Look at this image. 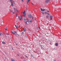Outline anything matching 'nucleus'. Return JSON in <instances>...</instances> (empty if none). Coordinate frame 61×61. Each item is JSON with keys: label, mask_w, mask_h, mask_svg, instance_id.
Here are the masks:
<instances>
[{"label": "nucleus", "mask_w": 61, "mask_h": 61, "mask_svg": "<svg viewBox=\"0 0 61 61\" xmlns=\"http://www.w3.org/2000/svg\"><path fill=\"white\" fill-rule=\"evenodd\" d=\"M11 33H12V34H14V35H16L19 36V35H18V34H17V32H16V31L13 32L12 31H11Z\"/></svg>", "instance_id": "obj_1"}, {"label": "nucleus", "mask_w": 61, "mask_h": 61, "mask_svg": "<svg viewBox=\"0 0 61 61\" xmlns=\"http://www.w3.org/2000/svg\"><path fill=\"white\" fill-rule=\"evenodd\" d=\"M50 1V0H46L45 1V3L46 4H47V3L49 2Z\"/></svg>", "instance_id": "obj_2"}, {"label": "nucleus", "mask_w": 61, "mask_h": 61, "mask_svg": "<svg viewBox=\"0 0 61 61\" xmlns=\"http://www.w3.org/2000/svg\"><path fill=\"white\" fill-rule=\"evenodd\" d=\"M28 16L29 17H30V18L31 17V18H32V19H33V18H34L33 17H32V15H28Z\"/></svg>", "instance_id": "obj_3"}, {"label": "nucleus", "mask_w": 61, "mask_h": 61, "mask_svg": "<svg viewBox=\"0 0 61 61\" xmlns=\"http://www.w3.org/2000/svg\"><path fill=\"white\" fill-rule=\"evenodd\" d=\"M30 1V0H27V1H26V3H27V5H28V3H29V2Z\"/></svg>", "instance_id": "obj_4"}, {"label": "nucleus", "mask_w": 61, "mask_h": 61, "mask_svg": "<svg viewBox=\"0 0 61 61\" xmlns=\"http://www.w3.org/2000/svg\"><path fill=\"white\" fill-rule=\"evenodd\" d=\"M25 11H24V12L23 13V16H25Z\"/></svg>", "instance_id": "obj_5"}, {"label": "nucleus", "mask_w": 61, "mask_h": 61, "mask_svg": "<svg viewBox=\"0 0 61 61\" xmlns=\"http://www.w3.org/2000/svg\"><path fill=\"white\" fill-rule=\"evenodd\" d=\"M18 17L19 18V20H21V19L22 18L21 17L19 16H18Z\"/></svg>", "instance_id": "obj_6"}, {"label": "nucleus", "mask_w": 61, "mask_h": 61, "mask_svg": "<svg viewBox=\"0 0 61 61\" xmlns=\"http://www.w3.org/2000/svg\"><path fill=\"white\" fill-rule=\"evenodd\" d=\"M10 2L11 3V5H12V6L13 7V3H12V1L11 0H10Z\"/></svg>", "instance_id": "obj_7"}, {"label": "nucleus", "mask_w": 61, "mask_h": 61, "mask_svg": "<svg viewBox=\"0 0 61 61\" xmlns=\"http://www.w3.org/2000/svg\"><path fill=\"white\" fill-rule=\"evenodd\" d=\"M41 11H43L45 10V9H44V10H43V9L42 8H41Z\"/></svg>", "instance_id": "obj_8"}, {"label": "nucleus", "mask_w": 61, "mask_h": 61, "mask_svg": "<svg viewBox=\"0 0 61 61\" xmlns=\"http://www.w3.org/2000/svg\"><path fill=\"white\" fill-rule=\"evenodd\" d=\"M50 17L51 18V20H52V18H53V16H52L51 15L50 16Z\"/></svg>", "instance_id": "obj_9"}, {"label": "nucleus", "mask_w": 61, "mask_h": 61, "mask_svg": "<svg viewBox=\"0 0 61 61\" xmlns=\"http://www.w3.org/2000/svg\"><path fill=\"white\" fill-rule=\"evenodd\" d=\"M55 45L56 46H58V43H55Z\"/></svg>", "instance_id": "obj_10"}, {"label": "nucleus", "mask_w": 61, "mask_h": 61, "mask_svg": "<svg viewBox=\"0 0 61 61\" xmlns=\"http://www.w3.org/2000/svg\"><path fill=\"white\" fill-rule=\"evenodd\" d=\"M29 22H28V20H27V21L25 23L27 25V24H28V23H29Z\"/></svg>", "instance_id": "obj_11"}, {"label": "nucleus", "mask_w": 61, "mask_h": 61, "mask_svg": "<svg viewBox=\"0 0 61 61\" xmlns=\"http://www.w3.org/2000/svg\"><path fill=\"white\" fill-rule=\"evenodd\" d=\"M2 44H6V43H5V42L4 41H3L2 42Z\"/></svg>", "instance_id": "obj_12"}, {"label": "nucleus", "mask_w": 61, "mask_h": 61, "mask_svg": "<svg viewBox=\"0 0 61 61\" xmlns=\"http://www.w3.org/2000/svg\"><path fill=\"white\" fill-rule=\"evenodd\" d=\"M26 18H27L26 17H25V18H24L23 19H24V20L25 21V20H26Z\"/></svg>", "instance_id": "obj_13"}, {"label": "nucleus", "mask_w": 61, "mask_h": 61, "mask_svg": "<svg viewBox=\"0 0 61 61\" xmlns=\"http://www.w3.org/2000/svg\"><path fill=\"white\" fill-rule=\"evenodd\" d=\"M7 37H10V35H7Z\"/></svg>", "instance_id": "obj_14"}, {"label": "nucleus", "mask_w": 61, "mask_h": 61, "mask_svg": "<svg viewBox=\"0 0 61 61\" xmlns=\"http://www.w3.org/2000/svg\"><path fill=\"white\" fill-rule=\"evenodd\" d=\"M11 60L12 61H16L15 60H14L13 59H11Z\"/></svg>", "instance_id": "obj_15"}, {"label": "nucleus", "mask_w": 61, "mask_h": 61, "mask_svg": "<svg viewBox=\"0 0 61 61\" xmlns=\"http://www.w3.org/2000/svg\"><path fill=\"white\" fill-rule=\"evenodd\" d=\"M10 12L11 13H13V12H14V11L13 10H11Z\"/></svg>", "instance_id": "obj_16"}, {"label": "nucleus", "mask_w": 61, "mask_h": 61, "mask_svg": "<svg viewBox=\"0 0 61 61\" xmlns=\"http://www.w3.org/2000/svg\"><path fill=\"white\" fill-rule=\"evenodd\" d=\"M42 14H43V15H44V14H45V12L44 13L43 12H42Z\"/></svg>", "instance_id": "obj_17"}, {"label": "nucleus", "mask_w": 61, "mask_h": 61, "mask_svg": "<svg viewBox=\"0 0 61 61\" xmlns=\"http://www.w3.org/2000/svg\"><path fill=\"white\" fill-rule=\"evenodd\" d=\"M5 30H7V27H6V28H5Z\"/></svg>", "instance_id": "obj_18"}, {"label": "nucleus", "mask_w": 61, "mask_h": 61, "mask_svg": "<svg viewBox=\"0 0 61 61\" xmlns=\"http://www.w3.org/2000/svg\"><path fill=\"white\" fill-rule=\"evenodd\" d=\"M23 30H24V32H25V31H25V29H24Z\"/></svg>", "instance_id": "obj_19"}, {"label": "nucleus", "mask_w": 61, "mask_h": 61, "mask_svg": "<svg viewBox=\"0 0 61 61\" xmlns=\"http://www.w3.org/2000/svg\"><path fill=\"white\" fill-rule=\"evenodd\" d=\"M49 17V16H48V15L46 17V18H48Z\"/></svg>", "instance_id": "obj_20"}, {"label": "nucleus", "mask_w": 61, "mask_h": 61, "mask_svg": "<svg viewBox=\"0 0 61 61\" xmlns=\"http://www.w3.org/2000/svg\"><path fill=\"white\" fill-rule=\"evenodd\" d=\"M15 26L16 27V28H17V26H16V25H15Z\"/></svg>", "instance_id": "obj_21"}, {"label": "nucleus", "mask_w": 61, "mask_h": 61, "mask_svg": "<svg viewBox=\"0 0 61 61\" xmlns=\"http://www.w3.org/2000/svg\"><path fill=\"white\" fill-rule=\"evenodd\" d=\"M45 14H47V13H46V12H45Z\"/></svg>", "instance_id": "obj_22"}, {"label": "nucleus", "mask_w": 61, "mask_h": 61, "mask_svg": "<svg viewBox=\"0 0 61 61\" xmlns=\"http://www.w3.org/2000/svg\"><path fill=\"white\" fill-rule=\"evenodd\" d=\"M1 33V32H0V36L1 35H3V34H2V33Z\"/></svg>", "instance_id": "obj_23"}, {"label": "nucleus", "mask_w": 61, "mask_h": 61, "mask_svg": "<svg viewBox=\"0 0 61 61\" xmlns=\"http://www.w3.org/2000/svg\"><path fill=\"white\" fill-rule=\"evenodd\" d=\"M22 34H23V35L24 34V32H22Z\"/></svg>", "instance_id": "obj_24"}, {"label": "nucleus", "mask_w": 61, "mask_h": 61, "mask_svg": "<svg viewBox=\"0 0 61 61\" xmlns=\"http://www.w3.org/2000/svg\"><path fill=\"white\" fill-rule=\"evenodd\" d=\"M30 23H32V20H31L30 21Z\"/></svg>", "instance_id": "obj_25"}, {"label": "nucleus", "mask_w": 61, "mask_h": 61, "mask_svg": "<svg viewBox=\"0 0 61 61\" xmlns=\"http://www.w3.org/2000/svg\"><path fill=\"white\" fill-rule=\"evenodd\" d=\"M16 11L17 12H19V11H18V10H16Z\"/></svg>", "instance_id": "obj_26"}, {"label": "nucleus", "mask_w": 61, "mask_h": 61, "mask_svg": "<svg viewBox=\"0 0 61 61\" xmlns=\"http://www.w3.org/2000/svg\"><path fill=\"white\" fill-rule=\"evenodd\" d=\"M47 15H49V13H47Z\"/></svg>", "instance_id": "obj_27"}, {"label": "nucleus", "mask_w": 61, "mask_h": 61, "mask_svg": "<svg viewBox=\"0 0 61 61\" xmlns=\"http://www.w3.org/2000/svg\"><path fill=\"white\" fill-rule=\"evenodd\" d=\"M14 12H15V8H14Z\"/></svg>", "instance_id": "obj_28"}, {"label": "nucleus", "mask_w": 61, "mask_h": 61, "mask_svg": "<svg viewBox=\"0 0 61 61\" xmlns=\"http://www.w3.org/2000/svg\"><path fill=\"white\" fill-rule=\"evenodd\" d=\"M60 29H61V26L60 27Z\"/></svg>", "instance_id": "obj_29"}, {"label": "nucleus", "mask_w": 61, "mask_h": 61, "mask_svg": "<svg viewBox=\"0 0 61 61\" xmlns=\"http://www.w3.org/2000/svg\"><path fill=\"white\" fill-rule=\"evenodd\" d=\"M7 35H6L5 36H6V37H7Z\"/></svg>", "instance_id": "obj_30"}, {"label": "nucleus", "mask_w": 61, "mask_h": 61, "mask_svg": "<svg viewBox=\"0 0 61 61\" xmlns=\"http://www.w3.org/2000/svg\"><path fill=\"white\" fill-rule=\"evenodd\" d=\"M12 13H13V14H15V12H13Z\"/></svg>", "instance_id": "obj_31"}, {"label": "nucleus", "mask_w": 61, "mask_h": 61, "mask_svg": "<svg viewBox=\"0 0 61 61\" xmlns=\"http://www.w3.org/2000/svg\"><path fill=\"white\" fill-rule=\"evenodd\" d=\"M19 27H21V25H20L19 26Z\"/></svg>", "instance_id": "obj_32"}, {"label": "nucleus", "mask_w": 61, "mask_h": 61, "mask_svg": "<svg viewBox=\"0 0 61 61\" xmlns=\"http://www.w3.org/2000/svg\"><path fill=\"white\" fill-rule=\"evenodd\" d=\"M21 0L22 1V2H24V1H23V0Z\"/></svg>", "instance_id": "obj_33"}, {"label": "nucleus", "mask_w": 61, "mask_h": 61, "mask_svg": "<svg viewBox=\"0 0 61 61\" xmlns=\"http://www.w3.org/2000/svg\"><path fill=\"white\" fill-rule=\"evenodd\" d=\"M17 14H16V17H17Z\"/></svg>", "instance_id": "obj_34"}, {"label": "nucleus", "mask_w": 61, "mask_h": 61, "mask_svg": "<svg viewBox=\"0 0 61 61\" xmlns=\"http://www.w3.org/2000/svg\"><path fill=\"white\" fill-rule=\"evenodd\" d=\"M47 12H49V11L47 10Z\"/></svg>", "instance_id": "obj_35"}, {"label": "nucleus", "mask_w": 61, "mask_h": 61, "mask_svg": "<svg viewBox=\"0 0 61 61\" xmlns=\"http://www.w3.org/2000/svg\"><path fill=\"white\" fill-rule=\"evenodd\" d=\"M26 10L27 11V9H26Z\"/></svg>", "instance_id": "obj_36"}, {"label": "nucleus", "mask_w": 61, "mask_h": 61, "mask_svg": "<svg viewBox=\"0 0 61 61\" xmlns=\"http://www.w3.org/2000/svg\"><path fill=\"white\" fill-rule=\"evenodd\" d=\"M32 4V5H34V4H33V3H31Z\"/></svg>", "instance_id": "obj_37"}, {"label": "nucleus", "mask_w": 61, "mask_h": 61, "mask_svg": "<svg viewBox=\"0 0 61 61\" xmlns=\"http://www.w3.org/2000/svg\"><path fill=\"white\" fill-rule=\"evenodd\" d=\"M16 46H17V44H16Z\"/></svg>", "instance_id": "obj_38"}, {"label": "nucleus", "mask_w": 61, "mask_h": 61, "mask_svg": "<svg viewBox=\"0 0 61 61\" xmlns=\"http://www.w3.org/2000/svg\"><path fill=\"white\" fill-rule=\"evenodd\" d=\"M39 28H40V27H39Z\"/></svg>", "instance_id": "obj_39"}, {"label": "nucleus", "mask_w": 61, "mask_h": 61, "mask_svg": "<svg viewBox=\"0 0 61 61\" xmlns=\"http://www.w3.org/2000/svg\"><path fill=\"white\" fill-rule=\"evenodd\" d=\"M5 53L6 54V53L5 52Z\"/></svg>", "instance_id": "obj_40"}, {"label": "nucleus", "mask_w": 61, "mask_h": 61, "mask_svg": "<svg viewBox=\"0 0 61 61\" xmlns=\"http://www.w3.org/2000/svg\"><path fill=\"white\" fill-rule=\"evenodd\" d=\"M35 10V9H34V10Z\"/></svg>", "instance_id": "obj_41"}, {"label": "nucleus", "mask_w": 61, "mask_h": 61, "mask_svg": "<svg viewBox=\"0 0 61 61\" xmlns=\"http://www.w3.org/2000/svg\"><path fill=\"white\" fill-rule=\"evenodd\" d=\"M60 34L61 35V33H60Z\"/></svg>", "instance_id": "obj_42"}, {"label": "nucleus", "mask_w": 61, "mask_h": 61, "mask_svg": "<svg viewBox=\"0 0 61 61\" xmlns=\"http://www.w3.org/2000/svg\"><path fill=\"white\" fill-rule=\"evenodd\" d=\"M21 13H22V12Z\"/></svg>", "instance_id": "obj_43"}]
</instances>
